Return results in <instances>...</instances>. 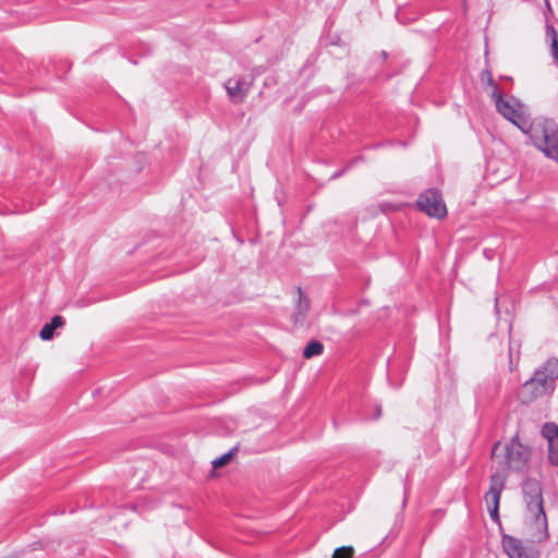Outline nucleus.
I'll return each instance as SVG.
<instances>
[{"instance_id": "dca6fc26", "label": "nucleus", "mask_w": 558, "mask_h": 558, "mask_svg": "<svg viewBox=\"0 0 558 558\" xmlns=\"http://www.w3.org/2000/svg\"><path fill=\"white\" fill-rule=\"evenodd\" d=\"M332 558H349V546L337 548L332 555Z\"/></svg>"}, {"instance_id": "9b49d317", "label": "nucleus", "mask_w": 558, "mask_h": 558, "mask_svg": "<svg viewBox=\"0 0 558 558\" xmlns=\"http://www.w3.org/2000/svg\"><path fill=\"white\" fill-rule=\"evenodd\" d=\"M298 303L295 305V311L292 314V322L294 327L300 328L305 326L307 314L310 311V301L304 296L302 290L298 289Z\"/></svg>"}, {"instance_id": "f03ea898", "label": "nucleus", "mask_w": 558, "mask_h": 558, "mask_svg": "<svg viewBox=\"0 0 558 558\" xmlns=\"http://www.w3.org/2000/svg\"><path fill=\"white\" fill-rule=\"evenodd\" d=\"M525 504V522L533 541H542L548 536L547 518L544 511L543 490L536 480H526L523 485Z\"/></svg>"}, {"instance_id": "423d86ee", "label": "nucleus", "mask_w": 558, "mask_h": 558, "mask_svg": "<svg viewBox=\"0 0 558 558\" xmlns=\"http://www.w3.org/2000/svg\"><path fill=\"white\" fill-rule=\"evenodd\" d=\"M545 381V379H539L533 375L521 386L518 392L519 400L524 404H529L539 398L551 395L554 390Z\"/></svg>"}, {"instance_id": "6e6552de", "label": "nucleus", "mask_w": 558, "mask_h": 558, "mask_svg": "<svg viewBox=\"0 0 558 558\" xmlns=\"http://www.w3.org/2000/svg\"><path fill=\"white\" fill-rule=\"evenodd\" d=\"M542 436L547 440L548 462L554 466H558V426L555 423L544 424Z\"/></svg>"}, {"instance_id": "0eeeda50", "label": "nucleus", "mask_w": 558, "mask_h": 558, "mask_svg": "<svg viewBox=\"0 0 558 558\" xmlns=\"http://www.w3.org/2000/svg\"><path fill=\"white\" fill-rule=\"evenodd\" d=\"M502 547L509 558H537L534 548L525 546L522 541L513 536H505Z\"/></svg>"}, {"instance_id": "f8f14e48", "label": "nucleus", "mask_w": 558, "mask_h": 558, "mask_svg": "<svg viewBox=\"0 0 558 558\" xmlns=\"http://www.w3.org/2000/svg\"><path fill=\"white\" fill-rule=\"evenodd\" d=\"M64 319L61 316H54L52 317L51 322L46 324L40 332L39 336L43 340H50L53 337V332L57 328L63 326Z\"/></svg>"}, {"instance_id": "9d476101", "label": "nucleus", "mask_w": 558, "mask_h": 558, "mask_svg": "<svg viewBox=\"0 0 558 558\" xmlns=\"http://www.w3.org/2000/svg\"><path fill=\"white\" fill-rule=\"evenodd\" d=\"M539 379H545L547 386L555 390V381L558 379V359L550 357L534 374Z\"/></svg>"}, {"instance_id": "a211bd4d", "label": "nucleus", "mask_w": 558, "mask_h": 558, "mask_svg": "<svg viewBox=\"0 0 558 558\" xmlns=\"http://www.w3.org/2000/svg\"><path fill=\"white\" fill-rule=\"evenodd\" d=\"M355 1H356L357 3H360V4H362V5H364V4L367 2V0H355Z\"/></svg>"}, {"instance_id": "ddd939ff", "label": "nucleus", "mask_w": 558, "mask_h": 558, "mask_svg": "<svg viewBox=\"0 0 558 558\" xmlns=\"http://www.w3.org/2000/svg\"><path fill=\"white\" fill-rule=\"evenodd\" d=\"M481 82L485 86L486 92L494 97L495 92H499L498 87L493 78V75L489 71L484 70L481 73Z\"/></svg>"}, {"instance_id": "f257e3e1", "label": "nucleus", "mask_w": 558, "mask_h": 558, "mask_svg": "<svg viewBox=\"0 0 558 558\" xmlns=\"http://www.w3.org/2000/svg\"><path fill=\"white\" fill-rule=\"evenodd\" d=\"M532 449L520 441L515 435L509 444H495L493 460L502 471H497L490 476L489 489L485 495V501L493 520H498L500 495L505 488L507 474L505 470L522 471L531 459Z\"/></svg>"}, {"instance_id": "2eb2a0df", "label": "nucleus", "mask_w": 558, "mask_h": 558, "mask_svg": "<svg viewBox=\"0 0 558 558\" xmlns=\"http://www.w3.org/2000/svg\"><path fill=\"white\" fill-rule=\"evenodd\" d=\"M233 456V450L222 454L221 457L215 459L211 463H213V468L214 469H218V468H221L223 465H226L227 463H229V461L231 460Z\"/></svg>"}, {"instance_id": "f3484780", "label": "nucleus", "mask_w": 558, "mask_h": 558, "mask_svg": "<svg viewBox=\"0 0 558 558\" xmlns=\"http://www.w3.org/2000/svg\"><path fill=\"white\" fill-rule=\"evenodd\" d=\"M509 368L511 372L515 371L518 368V360L513 362L512 359L510 357Z\"/></svg>"}, {"instance_id": "4468645a", "label": "nucleus", "mask_w": 558, "mask_h": 558, "mask_svg": "<svg viewBox=\"0 0 558 558\" xmlns=\"http://www.w3.org/2000/svg\"><path fill=\"white\" fill-rule=\"evenodd\" d=\"M324 351V345L323 343H320L319 341H312L310 342L304 351H303V356L305 359H312L314 356H318L323 353Z\"/></svg>"}, {"instance_id": "6ab92c4d", "label": "nucleus", "mask_w": 558, "mask_h": 558, "mask_svg": "<svg viewBox=\"0 0 558 558\" xmlns=\"http://www.w3.org/2000/svg\"><path fill=\"white\" fill-rule=\"evenodd\" d=\"M350 553H351V558H352V557H353V555H354V549H353V547H352V546H351Z\"/></svg>"}, {"instance_id": "1a4fd4ad", "label": "nucleus", "mask_w": 558, "mask_h": 558, "mask_svg": "<svg viewBox=\"0 0 558 558\" xmlns=\"http://www.w3.org/2000/svg\"><path fill=\"white\" fill-rule=\"evenodd\" d=\"M252 85V81L247 80L246 77H231L229 78L226 84V90L228 93V96L233 102H242Z\"/></svg>"}, {"instance_id": "20e7f679", "label": "nucleus", "mask_w": 558, "mask_h": 558, "mask_svg": "<svg viewBox=\"0 0 558 558\" xmlns=\"http://www.w3.org/2000/svg\"><path fill=\"white\" fill-rule=\"evenodd\" d=\"M497 111L512 124L522 131L527 124L524 116L523 106L513 98L505 99L499 92H495L492 98Z\"/></svg>"}, {"instance_id": "39448f33", "label": "nucleus", "mask_w": 558, "mask_h": 558, "mask_svg": "<svg viewBox=\"0 0 558 558\" xmlns=\"http://www.w3.org/2000/svg\"><path fill=\"white\" fill-rule=\"evenodd\" d=\"M417 208L430 218L444 219L447 217V206L438 190H426L416 201Z\"/></svg>"}, {"instance_id": "7ed1b4c3", "label": "nucleus", "mask_w": 558, "mask_h": 558, "mask_svg": "<svg viewBox=\"0 0 558 558\" xmlns=\"http://www.w3.org/2000/svg\"><path fill=\"white\" fill-rule=\"evenodd\" d=\"M532 145L546 157L558 161V124L548 118L538 117L527 122L521 131Z\"/></svg>"}]
</instances>
